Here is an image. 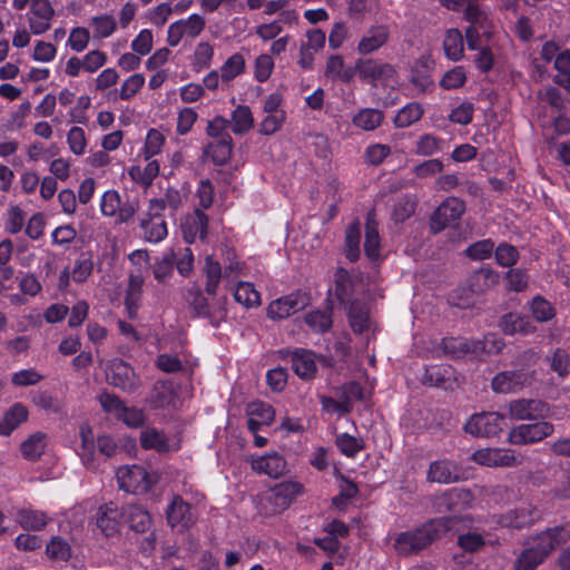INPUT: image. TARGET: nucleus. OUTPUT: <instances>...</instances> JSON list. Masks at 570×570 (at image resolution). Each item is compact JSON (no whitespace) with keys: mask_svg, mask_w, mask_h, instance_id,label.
<instances>
[{"mask_svg":"<svg viewBox=\"0 0 570 570\" xmlns=\"http://www.w3.org/2000/svg\"><path fill=\"white\" fill-rule=\"evenodd\" d=\"M462 518L458 515L431 519L420 527L400 532L393 547L401 556L416 554L449 531H458Z\"/></svg>","mask_w":570,"mask_h":570,"instance_id":"1","label":"nucleus"},{"mask_svg":"<svg viewBox=\"0 0 570 570\" xmlns=\"http://www.w3.org/2000/svg\"><path fill=\"white\" fill-rule=\"evenodd\" d=\"M100 210L104 216L115 218L117 224H125L135 216L138 204L135 200L121 202L119 193L109 189L101 196Z\"/></svg>","mask_w":570,"mask_h":570,"instance_id":"2","label":"nucleus"},{"mask_svg":"<svg viewBox=\"0 0 570 570\" xmlns=\"http://www.w3.org/2000/svg\"><path fill=\"white\" fill-rule=\"evenodd\" d=\"M326 42V35L323 30L314 28L305 32L299 40L296 63L303 70H313L315 56L321 52Z\"/></svg>","mask_w":570,"mask_h":570,"instance_id":"3","label":"nucleus"},{"mask_svg":"<svg viewBox=\"0 0 570 570\" xmlns=\"http://www.w3.org/2000/svg\"><path fill=\"white\" fill-rule=\"evenodd\" d=\"M554 432V425L546 420H538L534 423L520 424L513 428L508 436L511 444L538 443Z\"/></svg>","mask_w":570,"mask_h":570,"instance_id":"4","label":"nucleus"},{"mask_svg":"<svg viewBox=\"0 0 570 570\" xmlns=\"http://www.w3.org/2000/svg\"><path fill=\"white\" fill-rule=\"evenodd\" d=\"M505 425V417L498 412H483L474 414L465 423L466 433L479 438L498 435Z\"/></svg>","mask_w":570,"mask_h":570,"instance_id":"5","label":"nucleus"},{"mask_svg":"<svg viewBox=\"0 0 570 570\" xmlns=\"http://www.w3.org/2000/svg\"><path fill=\"white\" fill-rule=\"evenodd\" d=\"M106 377L109 384L127 393H132L140 386V379L134 368L120 358L108 363Z\"/></svg>","mask_w":570,"mask_h":570,"instance_id":"6","label":"nucleus"},{"mask_svg":"<svg viewBox=\"0 0 570 570\" xmlns=\"http://www.w3.org/2000/svg\"><path fill=\"white\" fill-rule=\"evenodd\" d=\"M165 514L168 525L179 531L188 530L197 520L194 507L177 494L171 497Z\"/></svg>","mask_w":570,"mask_h":570,"instance_id":"7","label":"nucleus"},{"mask_svg":"<svg viewBox=\"0 0 570 570\" xmlns=\"http://www.w3.org/2000/svg\"><path fill=\"white\" fill-rule=\"evenodd\" d=\"M206 20L198 13H193L187 18L179 19L168 27L167 43L176 47L184 38L195 39L205 29Z\"/></svg>","mask_w":570,"mask_h":570,"instance_id":"8","label":"nucleus"},{"mask_svg":"<svg viewBox=\"0 0 570 570\" xmlns=\"http://www.w3.org/2000/svg\"><path fill=\"white\" fill-rule=\"evenodd\" d=\"M355 70L362 81L370 82L374 86L377 81H394L396 76L394 66L376 59H358L355 62Z\"/></svg>","mask_w":570,"mask_h":570,"instance_id":"9","label":"nucleus"},{"mask_svg":"<svg viewBox=\"0 0 570 570\" xmlns=\"http://www.w3.org/2000/svg\"><path fill=\"white\" fill-rule=\"evenodd\" d=\"M465 212V204L456 197H448L433 212L430 218V228L436 234L461 218Z\"/></svg>","mask_w":570,"mask_h":570,"instance_id":"10","label":"nucleus"},{"mask_svg":"<svg viewBox=\"0 0 570 570\" xmlns=\"http://www.w3.org/2000/svg\"><path fill=\"white\" fill-rule=\"evenodd\" d=\"M510 417L517 421H538L550 416L548 403L535 399H518L509 403Z\"/></svg>","mask_w":570,"mask_h":570,"instance_id":"11","label":"nucleus"},{"mask_svg":"<svg viewBox=\"0 0 570 570\" xmlns=\"http://www.w3.org/2000/svg\"><path fill=\"white\" fill-rule=\"evenodd\" d=\"M303 487L297 482H282L272 488L265 497L267 513L276 514L287 509L292 501L301 494Z\"/></svg>","mask_w":570,"mask_h":570,"instance_id":"12","label":"nucleus"},{"mask_svg":"<svg viewBox=\"0 0 570 570\" xmlns=\"http://www.w3.org/2000/svg\"><path fill=\"white\" fill-rule=\"evenodd\" d=\"M55 14L50 0H32L27 12L30 33L36 36L46 33L52 26Z\"/></svg>","mask_w":570,"mask_h":570,"instance_id":"13","label":"nucleus"},{"mask_svg":"<svg viewBox=\"0 0 570 570\" xmlns=\"http://www.w3.org/2000/svg\"><path fill=\"white\" fill-rule=\"evenodd\" d=\"M279 356L292 363L294 373L302 380L314 379L317 372L315 354L304 348L281 350Z\"/></svg>","mask_w":570,"mask_h":570,"instance_id":"14","label":"nucleus"},{"mask_svg":"<svg viewBox=\"0 0 570 570\" xmlns=\"http://www.w3.org/2000/svg\"><path fill=\"white\" fill-rule=\"evenodd\" d=\"M532 375L524 370L502 371L491 382L495 393H517L531 382Z\"/></svg>","mask_w":570,"mask_h":570,"instance_id":"15","label":"nucleus"},{"mask_svg":"<svg viewBox=\"0 0 570 570\" xmlns=\"http://www.w3.org/2000/svg\"><path fill=\"white\" fill-rule=\"evenodd\" d=\"M472 460L478 464L492 468H508L521 463V459L511 450L498 448L480 449L472 454Z\"/></svg>","mask_w":570,"mask_h":570,"instance_id":"16","label":"nucleus"},{"mask_svg":"<svg viewBox=\"0 0 570 570\" xmlns=\"http://www.w3.org/2000/svg\"><path fill=\"white\" fill-rule=\"evenodd\" d=\"M308 304L306 294L297 292L287 296L273 301L268 308L267 315L273 320L286 318L298 311L304 309Z\"/></svg>","mask_w":570,"mask_h":570,"instance_id":"17","label":"nucleus"},{"mask_svg":"<svg viewBox=\"0 0 570 570\" xmlns=\"http://www.w3.org/2000/svg\"><path fill=\"white\" fill-rule=\"evenodd\" d=\"M116 476L119 488L126 492L146 491L149 488L147 472L140 465L120 466Z\"/></svg>","mask_w":570,"mask_h":570,"instance_id":"18","label":"nucleus"},{"mask_svg":"<svg viewBox=\"0 0 570 570\" xmlns=\"http://www.w3.org/2000/svg\"><path fill=\"white\" fill-rule=\"evenodd\" d=\"M569 538L563 527L549 528L532 539L531 547L546 559L557 547Z\"/></svg>","mask_w":570,"mask_h":570,"instance_id":"19","label":"nucleus"},{"mask_svg":"<svg viewBox=\"0 0 570 570\" xmlns=\"http://www.w3.org/2000/svg\"><path fill=\"white\" fill-rule=\"evenodd\" d=\"M471 493L468 490L453 488L435 495L433 499V508L438 513L448 511H458L470 503Z\"/></svg>","mask_w":570,"mask_h":570,"instance_id":"20","label":"nucleus"},{"mask_svg":"<svg viewBox=\"0 0 570 570\" xmlns=\"http://www.w3.org/2000/svg\"><path fill=\"white\" fill-rule=\"evenodd\" d=\"M286 460L277 452H269L265 455H253L250 458L252 470L258 474H266L277 479L286 471Z\"/></svg>","mask_w":570,"mask_h":570,"instance_id":"21","label":"nucleus"},{"mask_svg":"<svg viewBox=\"0 0 570 570\" xmlns=\"http://www.w3.org/2000/svg\"><path fill=\"white\" fill-rule=\"evenodd\" d=\"M537 519L539 512L531 504H522L500 515L498 523L501 527L520 530L530 527Z\"/></svg>","mask_w":570,"mask_h":570,"instance_id":"22","label":"nucleus"},{"mask_svg":"<svg viewBox=\"0 0 570 570\" xmlns=\"http://www.w3.org/2000/svg\"><path fill=\"white\" fill-rule=\"evenodd\" d=\"M390 39V29L385 24H375L368 28L361 37L356 50L367 56L381 49Z\"/></svg>","mask_w":570,"mask_h":570,"instance_id":"23","label":"nucleus"},{"mask_svg":"<svg viewBox=\"0 0 570 570\" xmlns=\"http://www.w3.org/2000/svg\"><path fill=\"white\" fill-rule=\"evenodd\" d=\"M208 217L200 209H195L187 215L181 223L184 239L191 244L198 237L204 240L207 236Z\"/></svg>","mask_w":570,"mask_h":570,"instance_id":"24","label":"nucleus"},{"mask_svg":"<svg viewBox=\"0 0 570 570\" xmlns=\"http://www.w3.org/2000/svg\"><path fill=\"white\" fill-rule=\"evenodd\" d=\"M121 512L117 505L109 502L99 508L96 524L106 537H112L119 530Z\"/></svg>","mask_w":570,"mask_h":570,"instance_id":"25","label":"nucleus"},{"mask_svg":"<svg viewBox=\"0 0 570 570\" xmlns=\"http://www.w3.org/2000/svg\"><path fill=\"white\" fill-rule=\"evenodd\" d=\"M140 444L145 450H155L158 453H167L179 449L178 444H171L167 436L155 428H146L141 431Z\"/></svg>","mask_w":570,"mask_h":570,"instance_id":"26","label":"nucleus"},{"mask_svg":"<svg viewBox=\"0 0 570 570\" xmlns=\"http://www.w3.org/2000/svg\"><path fill=\"white\" fill-rule=\"evenodd\" d=\"M381 238L379 234V224L375 219V213L368 212L365 222L364 252L367 258L374 261L380 257Z\"/></svg>","mask_w":570,"mask_h":570,"instance_id":"27","label":"nucleus"},{"mask_svg":"<svg viewBox=\"0 0 570 570\" xmlns=\"http://www.w3.org/2000/svg\"><path fill=\"white\" fill-rule=\"evenodd\" d=\"M177 393L171 381H158L155 383L149 402L154 409L175 406Z\"/></svg>","mask_w":570,"mask_h":570,"instance_id":"28","label":"nucleus"},{"mask_svg":"<svg viewBox=\"0 0 570 570\" xmlns=\"http://www.w3.org/2000/svg\"><path fill=\"white\" fill-rule=\"evenodd\" d=\"M426 479L429 482L453 483L459 480L456 465L449 460H438L430 464Z\"/></svg>","mask_w":570,"mask_h":570,"instance_id":"29","label":"nucleus"},{"mask_svg":"<svg viewBox=\"0 0 570 570\" xmlns=\"http://www.w3.org/2000/svg\"><path fill=\"white\" fill-rule=\"evenodd\" d=\"M501 330L504 334L514 335H529L535 332L537 327L532 322L523 315L518 313L505 314L500 322Z\"/></svg>","mask_w":570,"mask_h":570,"instance_id":"30","label":"nucleus"},{"mask_svg":"<svg viewBox=\"0 0 570 570\" xmlns=\"http://www.w3.org/2000/svg\"><path fill=\"white\" fill-rule=\"evenodd\" d=\"M145 278L140 273H131L128 278V287L125 296V305L130 317L137 315L139 308Z\"/></svg>","mask_w":570,"mask_h":570,"instance_id":"31","label":"nucleus"},{"mask_svg":"<svg viewBox=\"0 0 570 570\" xmlns=\"http://www.w3.org/2000/svg\"><path fill=\"white\" fill-rule=\"evenodd\" d=\"M28 409L22 403H14L0 421V435L9 436L20 424L27 421Z\"/></svg>","mask_w":570,"mask_h":570,"instance_id":"32","label":"nucleus"},{"mask_svg":"<svg viewBox=\"0 0 570 570\" xmlns=\"http://www.w3.org/2000/svg\"><path fill=\"white\" fill-rule=\"evenodd\" d=\"M356 75L355 67H345L344 59L340 55H332L327 58L325 66V76L333 80L350 82Z\"/></svg>","mask_w":570,"mask_h":570,"instance_id":"33","label":"nucleus"},{"mask_svg":"<svg viewBox=\"0 0 570 570\" xmlns=\"http://www.w3.org/2000/svg\"><path fill=\"white\" fill-rule=\"evenodd\" d=\"M441 345L443 352L454 358L474 355V340L464 337H446L442 340Z\"/></svg>","mask_w":570,"mask_h":570,"instance_id":"34","label":"nucleus"},{"mask_svg":"<svg viewBox=\"0 0 570 570\" xmlns=\"http://www.w3.org/2000/svg\"><path fill=\"white\" fill-rule=\"evenodd\" d=\"M443 49L446 58L451 61H460L464 55L463 35L459 29H449L443 40Z\"/></svg>","mask_w":570,"mask_h":570,"instance_id":"35","label":"nucleus"},{"mask_svg":"<svg viewBox=\"0 0 570 570\" xmlns=\"http://www.w3.org/2000/svg\"><path fill=\"white\" fill-rule=\"evenodd\" d=\"M176 262L174 248H167L153 264V274L158 283L165 284L173 275Z\"/></svg>","mask_w":570,"mask_h":570,"instance_id":"36","label":"nucleus"},{"mask_svg":"<svg viewBox=\"0 0 570 570\" xmlns=\"http://www.w3.org/2000/svg\"><path fill=\"white\" fill-rule=\"evenodd\" d=\"M46 446L47 435L36 432L21 443L20 451L24 459L36 461L43 454Z\"/></svg>","mask_w":570,"mask_h":570,"instance_id":"37","label":"nucleus"},{"mask_svg":"<svg viewBox=\"0 0 570 570\" xmlns=\"http://www.w3.org/2000/svg\"><path fill=\"white\" fill-rule=\"evenodd\" d=\"M384 120V114L374 108H364L357 111L352 118V122L355 127L371 131L381 126Z\"/></svg>","mask_w":570,"mask_h":570,"instance_id":"38","label":"nucleus"},{"mask_svg":"<svg viewBox=\"0 0 570 570\" xmlns=\"http://www.w3.org/2000/svg\"><path fill=\"white\" fill-rule=\"evenodd\" d=\"M361 224L353 222L345 230V256L350 262H356L361 255Z\"/></svg>","mask_w":570,"mask_h":570,"instance_id":"39","label":"nucleus"},{"mask_svg":"<svg viewBox=\"0 0 570 570\" xmlns=\"http://www.w3.org/2000/svg\"><path fill=\"white\" fill-rule=\"evenodd\" d=\"M125 515L129 527L138 533H144L150 528L151 518L148 511L140 505H129L125 510Z\"/></svg>","mask_w":570,"mask_h":570,"instance_id":"40","label":"nucleus"},{"mask_svg":"<svg viewBox=\"0 0 570 570\" xmlns=\"http://www.w3.org/2000/svg\"><path fill=\"white\" fill-rule=\"evenodd\" d=\"M233 151V140L230 136H224L223 139H218L210 142L206 148V154L210 156L216 165L226 164Z\"/></svg>","mask_w":570,"mask_h":570,"instance_id":"41","label":"nucleus"},{"mask_svg":"<svg viewBox=\"0 0 570 570\" xmlns=\"http://www.w3.org/2000/svg\"><path fill=\"white\" fill-rule=\"evenodd\" d=\"M140 227L144 230V238L149 243H159L168 234L165 219L146 217L141 219Z\"/></svg>","mask_w":570,"mask_h":570,"instance_id":"42","label":"nucleus"},{"mask_svg":"<svg viewBox=\"0 0 570 570\" xmlns=\"http://www.w3.org/2000/svg\"><path fill=\"white\" fill-rule=\"evenodd\" d=\"M147 165L141 167L139 165L131 166L128 170L130 178L142 186L151 185L153 180L159 174V164L157 160H147Z\"/></svg>","mask_w":570,"mask_h":570,"instance_id":"43","label":"nucleus"},{"mask_svg":"<svg viewBox=\"0 0 570 570\" xmlns=\"http://www.w3.org/2000/svg\"><path fill=\"white\" fill-rule=\"evenodd\" d=\"M204 274L206 276L205 291L208 295H216L220 279L224 278L222 266L212 256L205 259Z\"/></svg>","mask_w":570,"mask_h":570,"instance_id":"44","label":"nucleus"},{"mask_svg":"<svg viewBox=\"0 0 570 570\" xmlns=\"http://www.w3.org/2000/svg\"><path fill=\"white\" fill-rule=\"evenodd\" d=\"M234 134L243 135L249 131L254 126V118L249 107L239 105L232 114L229 121Z\"/></svg>","mask_w":570,"mask_h":570,"instance_id":"45","label":"nucleus"},{"mask_svg":"<svg viewBox=\"0 0 570 570\" xmlns=\"http://www.w3.org/2000/svg\"><path fill=\"white\" fill-rule=\"evenodd\" d=\"M89 24L92 28V37L97 40L109 38L117 28L115 17L110 14L95 16L90 19Z\"/></svg>","mask_w":570,"mask_h":570,"instance_id":"46","label":"nucleus"},{"mask_svg":"<svg viewBox=\"0 0 570 570\" xmlns=\"http://www.w3.org/2000/svg\"><path fill=\"white\" fill-rule=\"evenodd\" d=\"M234 298L246 308L256 307L261 304V295L254 285L248 282H239L234 289Z\"/></svg>","mask_w":570,"mask_h":570,"instance_id":"47","label":"nucleus"},{"mask_svg":"<svg viewBox=\"0 0 570 570\" xmlns=\"http://www.w3.org/2000/svg\"><path fill=\"white\" fill-rule=\"evenodd\" d=\"M424 114V109L419 102L405 105L394 117V125L397 128H406L419 121Z\"/></svg>","mask_w":570,"mask_h":570,"instance_id":"48","label":"nucleus"},{"mask_svg":"<svg viewBox=\"0 0 570 570\" xmlns=\"http://www.w3.org/2000/svg\"><path fill=\"white\" fill-rule=\"evenodd\" d=\"M184 298L198 316L209 315V304L197 285L185 288Z\"/></svg>","mask_w":570,"mask_h":570,"instance_id":"49","label":"nucleus"},{"mask_svg":"<svg viewBox=\"0 0 570 570\" xmlns=\"http://www.w3.org/2000/svg\"><path fill=\"white\" fill-rule=\"evenodd\" d=\"M529 308L533 318L539 323L549 322L556 316V311L552 304L540 295H537L531 299Z\"/></svg>","mask_w":570,"mask_h":570,"instance_id":"50","label":"nucleus"},{"mask_svg":"<svg viewBox=\"0 0 570 570\" xmlns=\"http://www.w3.org/2000/svg\"><path fill=\"white\" fill-rule=\"evenodd\" d=\"M453 377L451 366L432 365L425 367L423 382L432 386H444Z\"/></svg>","mask_w":570,"mask_h":570,"instance_id":"51","label":"nucleus"},{"mask_svg":"<svg viewBox=\"0 0 570 570\" xmlns=\"http://www.w3.org/2000/svg\"><path fill=\"white\" fill-rule=\"evenodd\" d=\"M17 521L24 529L41 530L47 524L48 518L41 511L22 509L17 514Z\"/></svg>","mask_w":570,"mask_h":570,"instance_id":"52","label":"nucleus"},{"mask_svg":"<svg viewBox=\"0 0 570 570\" xmlns=\"http://www.w3.org/2000/svg\"><path fill=\"white\" fill-rule=\"evenodd\" d=\"M245 70V59L240 53L232 55L220 67L223 82H229Z\"/></svg>","mask_w":570,"mask_h":570,"instance_id":"53","label":"nucleus"},{"mask_svg":"<svg viewBox=\"0 0 570 570\" xmlns=\"http://www.w3.org/2000/svg\"><path fill=\"white\" fill-rule=\"evenodd\" d=\"M81 450L80 456L87 468H92L95 462V442L92 431L88 425L80 428Z\"/></svg>","mask_w":570,"mask_h":570,"instance_id":"54","label":"nucleus"},{"mask_svg":"<svg viewBox=\"0 0 570 570\" xmlns=\"http://www.w3.org/2000/svg\"><path fill=\"white\" fill-rule=\"evenodd\" d=\"M350 323L355 333H363L368 328V313L364 305L353 302L348 312Z\"/></svg>","mask_w":570,"mask_h":570,"instance_id":"55","label":"nucleus"},{"mask_svg":"<svg viewBox=\"0 0 570 570\" xmlns=\"http://www.w3.org/2000/svg\"><path fill=\"white\" fill-rule=\"evenodd\" d=\"M554 68L558 71L556 82L563 88H570V52L568 50L560 51L557 55Z\"/></svg>","mask_w":570,"mask_h":570,"instance_id":"56","label":"nucleus"},{"mask_svg":"<svg viewBox=\"0 0 570 570\" xmlns=\"http://www.w3.org/2000/svg\"><path fill=\"white\" fill-rule=\"evenodd\" d=\"M464 18L470 26L480 28L484 33H489L491 22L489 16L482 11L476 4L469 3L464 10Z\"/></svg>","mask_w":570,"mask_h":570,"instance_id":"57","label":"nucleus"},{"mask_svg":"<svg viewBox=\"0 0 570 570\" xmlns=\"http://www.w3.org/2000/svg\"><path fill=\"white\" fill-rule=\"evenodd\" d=\"M305 322L314 332L324 333L332 326V313L326 311H314L305 316Z\"/></svg>","mask_w":570,"mask_h":570,"instance_id":"58","label":"nucleus"},{"mask_svg":"<svg viewBox=\"0 0 570 570\" xmlns=\"http://www.w3.org/2000/svg\"><path fill=\"white\" fill-rule=\"evenodd\" d=\"M493 253L495 262L502 267H512L519 259L517 247L508 243H501L498 247L494 246Z\"/></svg>","mask_w":570,"mask_h":570,"instance_id":"59","label":"nucleus"},{"mask_svg":"<svg viewBox=\"0 0 570 570\" xmlns=\"http://www.w3.org/2000/svg\"><path fill=\"white\" fill-rule=\"evenodd\" d=\"M94 263L88 253H81L75 262L71 277L76 283H83L92 273Z\"/></svg>","mask_w":570,"mask_h":570,"instance_id":"60","label":"nucleus"},{"mask_svg":"<svg viewBox=\"0 0 570 570\" xmlns=\"http://www.w3.org/2000/svg\"><path fill=\"white\" fill-rule=\"evenodd\" d=\"M246 413L247 415L254 416L261 423H265L266 425H269L275 417V412L272 405L262 401L250 402L247 405Z\"/></svg>","mask_w":570,"mask_h":570,"instance_id":"61","label":"nucleus"},{"mask_svg":"<svg viewBox=\"0 0 570 570\" xmlns=\"http://www.w3.org/2000/svg\"><path fill=\"white\" fill-rule=\"evenodd\" d=\"M466 82V73L462 66H456L446 71L440 80V86L444 90L461 88Z\"/></svg>","mask_w":570,"mask_h":570,"instance_id":"62","label":"nucleus"},{"mask_svg":"<svg viewBox=\"0 0 570 570\" xmlns=\"http://www.w3.org/2000/svg\"><path fill=\"white\" fill-rule=\"evenodd\" d=\"M544 559L531 546L525 548L514 562L515 570H534Z\"/></svg>","mask_w":570,"mask_h":570,"instance_id":"63","label":"nucleus"},{"mask_svg":"<svg viewBox=\"0 0 570 570\" xmlns=\"http://www.w3.org/2000/svg\"><path fill=\"white\" fill-rule=\"evenodd\" d=\"M550 368L560 377H564L570 372V356L563 348H557L549 357Z\"/></svg>","mask_w":570,"mask_h":570,"instance_id":"64","label":"nucleus"}]
</instances>
